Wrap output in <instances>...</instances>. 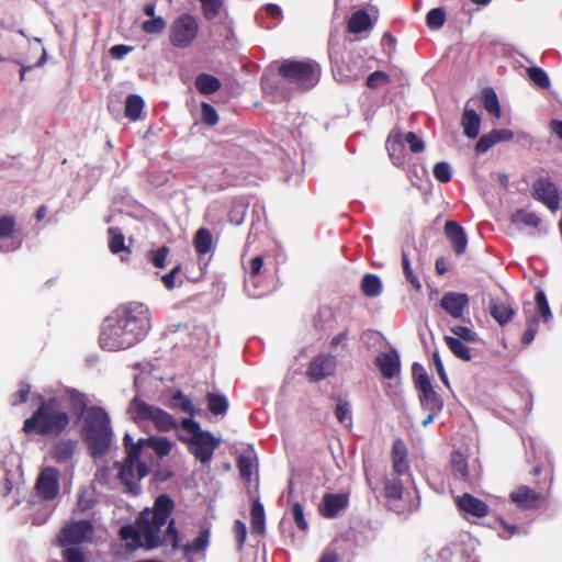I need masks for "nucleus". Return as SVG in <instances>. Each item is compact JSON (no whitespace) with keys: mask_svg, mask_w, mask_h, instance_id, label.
Returning a JSON list of instances; mask_svg holds the SVG:
<instances>
[{"mask_svg":"<svg viewBox=\"0 0 562 562\" xmlns=\"http://www.w3.org/2000/svg\"><path fill=\"white\" fill-rule=\"evenodd\" d=\"M173 503L169 496L159 495L153 509L146 508L142 512L136 521V526H124L120 535L126 544L132 549L144 547L147 549L156 548L164 543H170L173 548L178 547V533L175 528V521L170 520L165 529L172 512Z\"/></svg>","mask_w":562,"mask_h":562,"instance_id":"obj_1","label":"nucleus"},{"mask_svg":"<svg viewBox=\"0 0 562 562\" xmlns=\"http://www.w3.org/2000/svg\"><path fill=\"white\" fill-rule=\"evenodd\" d=\"M115 323L108 339L113 350L126 349L142 340L150 329L149 308L142 303H130L114 311Z\"/></svg>","mask_w":562,"mask_h":562,"instance_id":"obj_2","label":"nucleus"},{"mask_svg":"<svg viewBox=\"0 0 562 562\" xmlns=\"http://www.w3.org/2000/svg\"><path fill=\"white\" fill-rule=\"evenodd\" d=\"M130 436L124 437L126 447L128 448L127 457L119 468V477L125 485L126 491L132 494L139 492V481L147 475V467L139 461L140 451L144 448H150L159 458H164L172 451L176 443L165 437L153 436L146 439H139L136 445L131 447Z\"/></svg>","mask_w":562,"mask_h":562,"instance_id":"obj_3","label":"nucleus"},{"mask_svg":"<svg viewBox=\"0 0 562 562\" xmlns=\"http://www.w3.org/2000/svg\"><path fill=\"white\" fill-rule=\"evenodd\" d=\"M36 397L38 406L32 416L24 420L22 430L26 435L60 436L70 423V416L63 408L60 398L58 396L45 398L42 394H36Z\"/></svg>","mask_w":562,"mask_h":562,"instance_id":"obj_4","label":"nucleus"},{"mask_svg":"<svg viewBox=\"0 0 562 562\" xmlns=\"http://www.w3.org/2000/svg\"><path fill=\"white\" fill-rule=\"evenodd\" d=\"M68 402L74 414L82 417V435L93 457L105 452V411L92 406L87 408L86 395L77 390H67Z\"/></svg>","mask_w":562,"mask_h":562,"instance_id":"obj_5","label":"nucleus"},{"mask_svg":"<svg viewBox=\"0 0 562 562\" xmlns=\"http://www.w3.org/2000/svg\"><path fill=\"white\" fill-rule=\"evenodd\" d=\"M181 428L187 435H179V439L189 445L190 452L200 462H210L221 440L211 432L201 430L200 425L191 418H184Z\"/></svg>","mask_w":562,"mask_h":562,"instance_id":"obj_6","label":"nucleus"},{"mask_svg":"<svg viewBox=\"0 0 562 562\" xmlns=\"http://www.w3.org/2000/svg\"><path fill=\"white\" fill-rule=\"evenodd\" d=\"M199 34L200 24L196 16L183 13L171 22L169 42L176 48L186 49L193 45Z\"/></svg>","mask_w":562,"mask_h":562,"instance_id":"obj_7","label":"nucleus"},{"mask_svg":"<svg viewBox=\"0 0 562 562\" xmlns=\"http://www.w3.org/2000/svg\"><path fill=\"white\" fill-rule=\"evenodd\" d=\"M280 74L288 80L304 88L314 87L319 79V66L311 61H286L281 65Z\"/></svg>","mask_w":562,"mask_h":562,"instance_id":"obj_8","label":"nucleus"},{"mask_svg":"<svg viewBox=\"0 0 562 562\" xmlns=\"http://www.w3.org/2000/svg\"><path fill=\"white\" fill-rule=\"evenodd\" d=\"M93 536V526L89 520H78L67 524L59 532L58 543L69 548L90 540Z\"/></svg>","mask_w":562,"mask_h":562,"instance_id":"obj_9","label":"nucleus"},{"mask_svg":"<svg viewBox=\"0 0 562 562\" xmlns=\"http://www.w3.org/2000/svg\"><path fill=\"white\" fill-rule=\"evenodd\" d=\"M134 412L139 420H150L159 431H169L177 426L170 414L143 402L135 403Z\"/></svg>","mask_w":562,"mask_h":562,"instance_id":"obj_10","label":"nucleus"},{"mask_svg":"<svg viewBox=\"0 0 562 562\" xmlns=\"http://www.w3.org/2000/svg\"><path fill=\"white\" fill-rule=\"evenodd\" d=\"M35 490L40 498L44 501L55 498L59 491L58 471L54 468L44 469L37 477Z\"/></svg>","mask_w":562,"mask_h":562,"instance_id":"obj_11","label":"nucleus"},{"mask_svg":"<svg viewBox=\"0 0 562 562\" xmlns=\"http://www.w3.org/2000/svg\"><path fill=\"white\" fill-rule=\"evenodd\" d=\"M335 370L336 360L334 356L318 355L311 360L306 370V375L310 381L318 382L334 374Z\"/></svg>","mask_w":562,"mask_h":562,"instance_id":"obj_12","label":"nucleus"},{"mask_svg":"<svg viewBox=\"0 0 562 562\" xmlns=\"http://www.w3.org/2000/svg\"><path fill=\"white\" fill-rule=\"evenodd\" d=\"M510 499L524 509L539 508L544 503V496L529 486L521 485L510 493Z\"/></svg>","mask_w":562,"mask_h":562,"instance_id":"obj_13","label":"nucleus"},{"mask_svg":"<svg viewBox=\"0 0 562 562\" xmlns=\"http://www.w3.org/2000/svg\"><path fill=\"white\" fill-rule=\"evenodd\" d=\"M536 199L546 204L551 211H557L560 205V194L557 187L548 180H538L533 184Z\"/></svg>","mask_w":562,"mask_h":562,"instance_id":"obj_14","label":"nucleus"},{"mask_svg":"<svg viewBox=\"0 0 562 562\" xmlns=\"http://www.w3.org/2000/svg\"><path fill=\"white\" fill-rule=\"evenodd\" d=\"M468 304V295L458 292H448L440 300V306L453 318L462 317Z\"/></svg>","mask_w":562,"mask_h":562,"instance_id":"obj_15","label":"nucleus"},{"mask_svg":"<svg viewBox=\"0 0 562 562\" xmlns=\"http://www.w3.org/2000/svg\"><path fill=\"white\" fill-rule=\"evenodd\" d=\"M349 503V498L347 494H330L326 493L323 496L322 503L319 505V512L322 516L325 518H334L341 510L347 508Z\"/></svg>","mask_w":562,"mask_h":562,"instance_id":"obj_16","label":"nucleus"},{"mask_svg":"<svg viewBox=\"0 0 562 562\" xmlns=\"http://www.w3.org/2000/svg\"><path fill=\"white\" fill-rule=\"evenodd\" d=\"M456 504L460 510L479 518L485 517L488 514V506L468 493L456 497Z\"/></svg>","mask_w":562,"mask_h":562,"instance_id":"obj_17","label":"nucleus"},{"mask_svg":"<svg viewBox=\"0 0 562 562\" xmlns=\"http://www.w3.org/2000/svg\"><path fill=\"white\" fill-rule=\"evenodd\" d=\"M375 364L385 379H392L400 372V357L396 350H390L376 356Z\"/></svg>","mask_w":562,"mask_h":562,"instance_id":"obj_18","label":"nucleus"},{"mask_svg":"<svg viewBox=\"0 0 562 562\" xmlns=\"http://www.w3.org/2000/svg\"><path fill=\"white\" fill-rule=\"evenodd\" d=\"M445 232L449 238L454 251L461 255L465 251L468 240L463 228L452 221H448L445 225Z\"/></svg>","mask_w":562,"mask_h":562,"instance_id":"obj_19","label":"nucleus"},{"mask_svg":"<svg viewBox=\"0 0 562 562\" xmlns=\"http://www.w3.org/2000/svg\"><path fill=\"white\" fill-rule=\"evenodd\" d=\"M392 464L395 473L405 474L408 469L407 449L401 439L393 442L392 447Z\"/></svg>","mask_w":562,"mask_h":562,"instance_id":"obj_20","label":"nucleus"},{"mask_svg":"<svg viewBox=\"0 0 562 562\" xmlns=\"http://www.w3.org/2000/svg\"><path fill=\"white\" fill-rule=\"evenodd\" d=\"M386 149L393 162L401 165L404 159V134L393 131L386 140Z\"/></svg>","mask_w":562,"mask_h":562,"instance_id":"obj_21","label":"nucleus"},{"mask_svg":"<svg viewBox=\"0 0 562 562\" xmlns=\"http://www.w3.org/2000/svg\"><path fill=\"white\" fill-rule=\"evenodd\" d=\"M461 124L464 134L469 138L477 137L480 133L481 117L473 109H470L468 104L464 106Z\"/></svg>","mask_w":562,"mask_h":562,"instance_id":"obj_22","label":"nucleus"},{"mask_svg":"<svg viewBox=\"0 0 562 562\" xmlns=\"http://www.w3.org/2000/svg\"><path fill=\"white\" fill-rule=\"evenodd\" d=\"M490 313L499 325H505L514 316V310L506 303L492 301L490 304Z\"/></svg>","mask_w":562,"mask_h":562,"instance_id":"obj_23","label":"nucleus"},{"mask_svg":"<svg viewBox=\"0 0 562 562\" xmlns=\"http://www.w3.org/2000/svg\"><path fill=\"white\" fill-rule=\"evenodd\" d=\"M195 87L202 94H213L221 88V82L211 75L201 74L195 79Z\"/></svg>","mask_w":562,"mask_h":562,"instance_id":"obj_24","label":"nucleus"},{"mask_svg":"<svg viewBox=\"0 0 562 562\" xmlns=\"http://www.w3.org/2000/svg\"><path fill=\"white\" fill-rule=\"evenodd\" d=\"M206 402L209 411L214 415H225L228 409V401L225 395L218 393H207Z\"/></svg>","mask_w":562,"mask_h":562,"instance_id":"obj_25","label":"nucleus"},{"mask_svg":"<svg viewBox=\"0 0 562 562\" xmlns=\"http://www.w3.org/2000/svg\"><path fill=\"white\" fill-rule=\"evenodd\" d=\"M74 454L72 441H59L52 449V458L58 463L68 462Z\"/></svg>","mask_w":562,"mask_h":562,"instance_id":"obj_26","label":"nucleus"},{"mask_svg":"<svg viewBox=\"0 0 562 562\" xmlns=\"http://www.w3.org/2000/svg\"><path fill=\"white\" fill-rule=\"evenodd\" d=\"M370 15L364 11H358L349 20L348 30L351 33H360L371 29Z\"/></svg>","mask_w":562,"mask_h":562,"instance_id":"obj_27","label":"nucleus"},{"mask_svg":"<svg viewBox=\"0 0 562 562\" xmlns=\"http://www.w3.org/2000/svg\"><path fill=\"white\" fill-rule=\"evenodd\" d=\"M482 98L484 109L496 119H499L502 111L495 91L492 88H485L482 91Z\"/></svg>","mask_w":562,"mask_h":562,"instance_id":"obj_28","label":"nucleus"},{"mask_svg":"<svg viewBox=\"0 0 562 562\" xmlns=\"http://www.w3.org/2000/svg\"><path fill=\"white\" fill-rule=\"evenodd\" d=\"M193 244L198 254H207L212 248V234L206 228L198 229L193 238Z\"/></svg>","mask_w":562,"mask_h":562,"instance_id":"obj_29","label":"nucleus"},{"mask_svg":"<svg viewBox=\"0 0 562 562\" xmlns=\"http://www.w3.org/2000/svg\"><path fill=\"white\" fill-rule=\"evenodd\" d=\"M251 530L259 535L265 532V510L262 504L256 501L251 507Z\"/></svg>","mask_w":562,"mask_h":562,"instance_id":"obj_30","label":"nucleus"},{"mask_svg":"<svg viewBox=\"0 0 562 562\" xmlns=\"http://www.w3.org/2000/svg\"><path fill=\"white\" fill-rule=\"evenodd\" d=\"M144 109V101L138 95H130L125 102V115L132 121L140 117Z\"/></svg>","mask_w":562,"mask_h":562,"instance_id":"obj_31","label":"nucleus"},{"mask_svg":"<svg viewBox=\"0 0 562 562\" xmlns=\"http://www.w3.org/2000/svg\"><path fill=\"white\" fill-rule=\"evenodd\" d=\"M97 504L94 491L91 488H82L78 494V501L75 512L85 513Z\"/></svg>","mask_w":562,"mask_h":562,"instance_id":"obj_32","label":"nucleus"},{"mask_svg":"<svg viewBox=\"0 0 562 562\" xmlns=\"http://www.w3.org/2000/svg\"><path fill=\"white\" fill-rule=\"evenodd\" d=\"M445 341L452 353L461 360H471L470 349L458 338L446 336Z\"/></svg>","mask_w":562,"mask_h":562,"instance_id":"obj_33","label":"nucleus"},{"mask_svg":"<svg viewBox=\"0 0 562 562\" xmlns=\"http://www.w3.org/2000/svg\"><path fill=\"white\" fill-rule=\"evenodd\" d=\"M420 402L430 412H438L442 407V404L435 393L432 386L420 390Z\"/></svg>","mask_w":562,"mask_h":562,"instance_id":"obj_34","label":"nucleus"},{"mask_svg":"<svg viewBox=\"0 0 562 562\" xmlns=\"http://www.w3.org/2000/svg\"><path fill=\"white\" fill-rule=\"evenodd\" d=\"M361 289L367 296H376L380 294L382 283L379 277L367 274L361 282Z\"/></svg>","mask_w":562,"mask_h":562,"instance_id":"obj_35","label":"nucleus"},{"mask_svg":"<svg viewBox=\"0 0 562 562\" xmlns=\"http://www.w3.org/2000/svg\"><path fill=\"white\" fill-rule=\"evenodd\" d=\"M514 224H522L530 227H537L540 223V218L532 212L526 210H518L512 216Z\"/></svg>","mask_w":562,"mask_h":562,"instance_id":"obj_36","label":"nucleus"},{"mask_svg":"<svg viewBox=\"0 0 562 562\" xmlns=\"http://www.w3.org/2000/svg\"><path fill=\"white\" fill-rule=\"evenodd\" d=\"M171 404L173 407L179 408L190 415H195L199 413L191 400L181 392H178L172 396Z\"/></svg>","mask_w":562,"mask_h":562,"instance_id":"obj_37","label":"nucleus"},{"mask_svg":"<svg viewBox=\"0 0 562 562\" xmlns=\"http://www.w3.org/2000/svg\"><path fill=\"white\" fill-rule=\"evenodd\" d=\"M528 78L540 88H548L550 80L546 71L539 67H530L527 69Z\"/></svg>","mask_w":562,"mask_h":562,"instance_id":"obj_38","label":"nucleus"},{"mask_svg":"<svg viewBox=\"0 0 562 562\" xmlns=\"http://www.w3.org/2000/svg\"><path fill=\"white\" fill-rule=\"evenodd\" d=\"M166 27V21L161 16L151 18L142 23V30L147 34H160Z\"/></svg>","mask_w":562,"mask_h":562,"instance_id":"obj_39","label":"nucleus"},{"mask_svg":"<svg viewBox=\"0 0 562 562\" xmlns=\"http://www.w3.org/2000/svg\"><path fill=\"white\" fill-rule=\"evenodd\" d=\"M15 232V220L11 215H3L0 217V238L9 239Z\"/></svg>","mask_w":562,"mask_h":562,"instance_id":"obj_40","label":"nucleus"},{"mask_svg":"<svg viewBox=\"0 0 562 562\" xmlns=\"http://www.w3.org/2000/svg\"><path fill=\"white\" fill-rule=\"evenodd\" d=\"M335 416L337 420L345 425L350 426L351 425V409L347 402L339 401L337 403L336 409H335Z\"/></svg>","mask_w":562,"mask_h":562,"instance_id":"obj_41","label":"nucleus"},{"mask_svg":"<svg viewBox=\"0 0 562 562\" xmlns=\"http://www.w3.org/2000/svg\"><path fill=\"white\" fill-rule=\"evenodd\" d=\"M111 241L110 249L113 254L125 252L126 255L131 254L130 248L124 243L123 235L116 233L114 229H110Z\"/></svg>","mask_w":562,"mask_h":562,"instance_id":"obj_42","label":"nucleus"},{"mask_svg":"<svg viewBox=\"0 0 562 562\" xmlns=\"http://www.w3.org/2000/svg\"><path fill=\"white\" fill-rule=\"evenodd\" d=\"M445 11L440 8L430 10L426 16L427 25L434 30L441 27L445 23Z\"/></svg>","mask_w":562,"mask_h":562,"instance_id":"obj_43","label":"nucleus"},{"mask_svg":"<svg viewBox=\"0 0 562 562\" xmlns=\"http://www.w3.org/2000/svg\"><path fill=\"white\" fill-rule=\"evenodd\" d=\"M202 10L206 19L211 20L218 15L222 9V0H201Z\"/></svg>","mask_w":562,"mask_h":562,"instance_id":"obj_44","label":"nucleus"},{"mask_svg":"<svg viewBox=\"0 0 562 562\" xmlns=\"http://www.w3.org/2000/svg\"><path fill=\"white\" fill-rule=\"evenodd\" d=\"M19 386V390L11 395V404L13 406H18L25 403L31 392V385L27 382L22 381L20 382Z\"/></svg>","mask_w":562,"mask_h":562,"instance_id":"obj_45","label":"nucleus"},{"mask_svg":"<svg viewBox=\"0 0 562 562\" xmlns=\"http://www.w3.org/2000/svg\"><path fill=\"white\" fill-rule=\"evenodd\" d=\"M64 562H86L83 551L78 547L65 548L61 552Z\"/></svg>","mask_w":562,"mask_h":562,"instance_id":"obj_46","label":"nucleus"},{"mask_svg":"<svg viewBox=\"0 0 562 562\" xmlns=\"http://www.w3.org/2000/svg\"><path fill=\"white\" fill-rule=\"evenodd\" d=\"M402 265H403V270H404V273H405L406 279L408 280V282L416 290H420L422 284H420L419 280H418V278L413 273V270L411 268V263H409L407 254L405 251H403V254H402Z\"/></svg>","mask_w":562,"mask_h":562,"instance_id":"obj_47","label":"nucleus"},{"mask_svg":"<svg viewBox=\"0 0 562 562\" xmlns=\"http://www.w3.org/2000/svg\"><path fill=\"white\" fill-rule=\"evenodd\" d=\"M238 469L240 472V475L247 480H251L252 475V469H254V461L251 457L240 456L238 459Z\"/></svg>","mask_w":562,"mask_h":562,"instance_id":"obj_48","label":"nucleus"},{"mask_svg":"<svg viewBox=\"0 0 562 562\" xmlns=\"http://www.w3.org/2000/svg\"><path fill=\"white\" fill-rule=\"evenodd\" d=\"M413 373L415 376L416 385L419 389V391L431 387L430 380L422 367L414 364Z\"/></svg>","mask_w":562,"mask_h":562,"instance_id":"obj_49","label":"nucleus"},{"mask_svg":"<svg viewBox=\"0 0 562 562\" xmlns=\"http://www.w3.org/2000/svg\"><path fill=\"white\" fill-rule=\"evenodd\" d=\"M537 325H538V319L536 316H532L531 318L528 319L527 328L521 337V344L524 346H528L535 339V336L537 333Z\"/></svg>","mask_w":562,"mask_h":562,"instance_id":"obj_50","label":"nucleus"},{"mask_svg":"<svg viewBox=\"0 0 562 562\" xmlns=\"http://www.w3.org/2000/svg\"><path fill=\"white\" fill-rule=\"evenodd\" d=\"M451 333L456 335L458 339H463L465 341H476L477 336L476 334L469 327L465 326H453L451 327Z\"/></svg>","mask_w":562,"mask_h":562,"instance_id":"obj_51","label":"nucleus"},{"mask_svg":"<svg viewBox=\"0 0 562 562\" xmlns=\"http://www.w3.org/2000/svg\"><path fill=\"white\" fill-rule=\"evenodd\" d=\"M201 109H202V121L205 124L213 126L218 122V115L212 105L203 102L201 104Z\"/></svg>","mask_w":562,"mask_h":562,"instance_id":"obj_52","label":"nucleus"},{"mask_svg":"<svg viewBox=\"0 0 562 562\" xmlns=\"http://www.w3.org/2000/svg\"><path fill=\"white\" fill-rule=\"evenodd\" d=\"M403 486L397 480L387 481L385 483V496L392 499H400L402 497Z\"/></svg>","mask_w":562,"mask_h":562,"instance_id":"obj_53","label":"nucleus"},{"mask_svg":"<svg viewBox=\"0 0 562 562\" xmlns=\"http://www.w3.org/2000/svg\"><path fill=\"white\" fill-rule=\"evenodd\" d=\"M434 176L440 182H448L451 179V168L447 162H438L434 167Z\"/></svg>","mask_w":562,"mask_h":562,"instance_id":"obj_54","label":"nucleus"},{"mask_svg":"<svg viewBox=\"0 0 562 562\" xmlns=\"http://www.w3.org/2000/svg\"><path fill=\"white\" fill-rule=\"evenodd\" d=\"M210 541V533L207 530L200 533L199 537H196L189 546L188 550L190 552H199L201 550H204Z\"/></svg>","mask_w":562,"mask_h":562,"instance_id":"obj_55","label":"nucleus"},{"mask_svg":"<svg viewBox=\"0 0 562 562\" xmlns=\"http://www.w3.org/2000/svg\"><path fill=\"white\" fill-rule=\"evenodd\" d=\"M535 300H536L537 307H538L540 314L543 316V318L546 321L551 318L552 314H551V311H550V307H549V304H548L544 293L538 292L536 294Z\"/></svg>","mask_w":562,"mask_h":562,"instance_id":"obj_56","label":"nucleus"},{"mask_svg":"<svg viewBox=\"0 0 562 562\" xmlns=\"http://www.w3.org/2000/svg\"><path fill=\"white\" fill-rule=\"evenodd\" d=\"M405 142L409 145L413 153H420L425 148L424 142L413 132L404 134V143Z\"/></svg>","mask_w":562,"mask_h":562,"instance_id":"obj_57","label":"nucleus"},{"mask_svg":"<svg viewBox=\"0 0 562 562\" xmlns=\"http://www.w3.org/2000/svg\"><path fill=\"white\" fill-rule=\"evenodd\" d=\"M293 518L296 524V526L303 530L306 531L308 528V524L304 517V510L301 504L295 503L293 505Z\"/></svg>","mask_w":562,"mask_h":562,"instance_id":"obj_58","label":"nucleus"},{"mask_svg":"<svg viewBox=\"0 0 562 562\" xmlns=\"http://www.w3.org/2000/svg\"><path fill=\"white\" fill-rule=\"evenodd\" d=\"M386 82H389V76L383 71H374L367 79V86L369 88H378Z\"/></svg>","mask_w":562,"mask_h":562,"instance_id":"obj_59","label":"nucleus"},{"mask_svg":"<svg viewBox=\"0 0 562 562\" xmlns=\"http://www.w3.org/2000/svg\"><path fill=\"white\" fill-rule=\"evenodd\" d=\"M168 254H169V248L166 246L160 247L159 249L154 251L151 254V261H153L154 266L157 268H164Z\"/></svg>","mask_w":562,"mask_h":562,"instance_id":"obj_60","label":"nucleus"},{"mask_svg":"<svg viewBox=\"0 0 562 562\" xmlns=\"http://www.w3.org/2000/svg\"><path fill=\"white\" fill-rule=\"evenodd\" d=\"M495 144H496L495 139L490 132L488 134L483 135L479 139V142L476 143L475 149L477 153H485Z\"/></svg>","mask_w":562,"mask_h":562,"instance_id":"obj_61","label":"nucleus"},{"mask_svg":"<svg viewBox=\"0 0 562 562\" xmlns=\"http://www.w3.org/2000/svg\"><path fill=\"white\" fill-rule=\"evenodd\" d=\"M452 467H453V470L458 474H460V476L467 477V475H468V467H467L465 460L463 459V457L461 454L454 456V458L452 460Z\"/></svg>","mask_w":562,"mask_h":562,"instance_id":"obj_62","label":"nucleus"},{"mask_svg":"<svg viewBox=\"0 0 562 562\" xmlns=\"http://www.w3.org/2000/svg\"><path fill=\"white\" fill-rule=\"evenodd\" d=\"M492 136L495 139V143L510 140L514 137V133L510 130H493L491 131Z\"/></svg>","mask_w":562,"mask_h":562,"instance_id":"obj_63","label":"nucleus"},{"mask_svg":"<svg viewBox=\"0 0 562 562\" xmlns=\"http://www.w3.org/2000/svg\"><path fill=\"white\" fill-rule=\"evenodd\" d=\"M179 271H180V266H177L169 273L165 274L161 278L164 285L168 290H171L175 288V279H176V276L179 273Z\"/></svg>","mask_w":562,"mask_h":562,"instance_id":"obj_64","label":"nucleus"}]
</instances>
